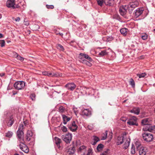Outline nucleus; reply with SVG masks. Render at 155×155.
Returning <instances> with one entry per match:
<instances>
[{
    "instance_id": "obj_1",
    "label": "nucleus",
    "mask_w": 155,
    "mask_h": 155,
    "mask_svg": "<svg viewBox=\"0 0 155 155\" xmlns=\"http://www.w3.org/2000/svg\"><path fill=\"white\" fill-rule=\"evenodd\" d=\"M139 5V3L137 0L131 1L127 5V9L130 13H131L134 8L137 7Z\"/></svg>"
},
{
    "instance_id": "obj_2",
    "label": "nucleus",
    "mask_w": 155,
    "mask_h": 155,
    "mask_svg": "<svg viewBox=\"0 0 155 155\" xmlns=\"http://www.w3.org/2000/svg\"><path fill=\"white\" fill-rule=\"evenodd\" d=\"M136 145L137 149L139 150L140 155H145L147 151L146 148L141 147V145L138 142H136Z\"/></svg>"
},
{
    "instance_id": "obj_3",
    "label": "nucleus",
    "mask_w": 155,
    "mask_h": 155,
    "mask_svg": "<svg viewBox=\"0 0 155 155\" xmlns=\"http://www.w3.org/2000/svg\"><path fill=\"white\" fill-rule=\"evenodd\" d=\"M34 137L33 135L32 131L31 130H28L26 136V140L28 141H29L31 140H32L31 143V145H33L34 144Z\"/></svg>"
},
{
    "instance_id": "obj_4",
    "label": "nucleus",
    "mask_w": 155,
    "mask_h": 155,
    "mask_svg": "<svg viewBox=\"0 0 155 155\" xmlns=\"http://www.w3.org/2000/svg\"><path fill=\"white\" fill-rule=\"evenodd\" d=\"M127 124L130 126H137V118L136 117L133 116L131 117L127 121Z\"/></svg>"
},
{
    "instance_id": "obj_5",
    "label": "nucleus",
    "mask_w": 155,
    "mask_h": 155,
    "mask_svg": "<svg viewBox=\"0 0 155 155\" xmlns=\"http://www.w3.org/2000/svg\"><path fill=\"white\" fill-rule=\"evenodd\" d=\"M142 136L144 140L147 142L151 141L153 138L152 134L147 132L143 133Z\"/></svg>"
},
{
    "instance_id": "obj_6",
    "label": "nucleus",
    "mask_w": 155,
    "mask_h": 155,
    "mask_svg": "<svg viewBox=\"0 0 155 155\" xmlns=\"http://www.w3.org/2000/svg\"><path fill=\"white\" fill-rule=\"evenodd\" d=\"M61 138L66 143H69L72 138V134H71L68 133L62 135L61 136Z\"/></svg>"
},
{
    "instance_id": "obj_7",
    "label": "nucleus",
    "mask_w": 155,
    "mask_h": 155,
    "mask_svg": "<svg viewBox=\"0 0 155 155\" xmlns=\"http://www.w3.org/2000/svg\"><path fill=\"white\" fill-rule=\"evenodd\" d=\"M25 85L24 82L22 81H19L16 82L14 84L15 88L17 90H21L24 88Z\"/></svg>"
},
{
    "instance_id": "obj_8",
    "label": "nucleus",
    "mask_w": 155,
    "mask_h": 155,
    "mask_svg": "<svg viewBox=\"0 0 155 155\" xmlns=\"http://www.w3.org/2000/svg\"><path fill=\"white\" fill-rule=\"evenodd\" d=\"M6 6L8 8H12L14 9L19 7L18 5H15L14 0H8L6 2Z\"/></svg>"
},
{
    "instance_id": "obj_9",
    "label": "nucleus",
    "mask_w": 155,
    "mask_h": 155,
    "mask_svg": "<svg viewBox=\"0 0 155 155\" xmlns=\"http://www.w3.org/2000/svg\"><path fill=\"white\" fill-rule=\"evenodd\" d=\"M68 126L70 130L73 132L75 131L78 128L77 124L74 121H71L68 124Z\"/></svg>"
},
{
    "instance_id": "obj_10",
    "label": "nucleus",
    "mask_w": 155,
    "mask_h": 155,
    "mask_svg": "<svg viewBox=\"0 0 155 155\" xmlns=\"http://www.w3.org/2000/svg\"><path fill=\"white\" fill-rule=\"evenodd\" d=\"M43 75L45 76H47L49 77H57L58 76H61V74L58 73H50L47 71H44L42 72Z\"/></svg>"
},
{
    "instance_id": "obj_11",
    "label": "nucleus",
    "mask_w": 155,
    "mask_h": 155,
    "mask_svg": "<svg viewBox=\"0 0 155 155\" xmlns=\"http://www.w3.org/2000/svg\"><path fill=\"white\" fill-rule=\"evenodd\" d=\"M152 120L150 118H145L143 119L141 121V124L142 125H147L149 126L152 124Z\"/></svg>"
},
{
    "instance_id": "obj_12",
    "label": "nucleus",
    "mask_w": 155,
    "mask_h": 155,
    "mask_svg": "<svg viewBox=\"0 0 155 155\" xmlns=\"http://www.w3.org/2000/svg\"><path fill=\"white\" fill-rule=\"evenodd\" d=\"M144 11L143 8H138L134 11V15L136 18H137Z\"/></svg>"
},
{
    "instance_id": "obj_13",
    "label": "nucleus",
    "mask_w": 155,
    "mask_h": 155,
    "mask_svg": "<svg viewBox=\"0 0 155 155\" xmlns=\"http://www.w3.org/2000/svg\"><path fill=\"white\" fill-rule=\"evenodd\" d=\"M65 87L68 90L73 91L76 87V85L73 83H68Z\"/></svg>"
},
{
    "instance_id": "obj_14",
    "label": "nucleus",
    "mask_w": 155,
    "mask_h": 155,
    "mask_svg": "<svg viewBox=\"0 0 155 155\" xmlns=\"http://www.w3.org/2000/svg\"><path fill=\"white\" fill-rule=\"evenodd\" d=\"M24 133L23 131L18 130L17 132V136L19 141L21 142L23 140V135Z\"/></svg>"
},
{
    "instance_id": "obj_15",
    "label": "nucleus",
    "mask_w": 155,
    "mask_h": 155,
    "mask_svg": "<svg viewBox=\"0 0 155 155\" xmlns=\"http://www.w3.org/2000/svg\"><path fill=\"white\" fill-rule=\"evenodd\" d=\"M82 90H83V91L82 92L81 91V92L85 93L86 94H91L92 93V91H93V90L91 88H87L86 87H83L82 88Z\"/></svg>"
},
{
    "instance_id": "obj_16",
    "label": "nucleus",
    "mask_w": 155,
    "mask_h": 155,
    "mask_svg": "<svg viewBox=\"0 0 155 155\" xmlns=\"http://www.w3.org/2000/svg\"><path fill=\"white\" fill-rule=\"evenodd\" d=\"M143 130L145 131H148L150 132H154L155 131V126H151L150 125L149 126H146L143 128Z\"/></svg>"
},
{
    "instance_id": "obj_17",
    "label": "nucleus",
    "mask_w": 155,
    "mask_h": 155,
    "mask_svg": "<svg viewBox=\"0 0 155 155\" xmlns=\"http://www.w3.org/2000/svg\"><path fill=\"white\" fill-rule=\"evenodd\" d=\"M19 147L21 150L24 152L27 153L29 152V150L28 147L24 144L22 143L20 144Z\"/></svg>"
},
{
    "instance_id": "obj_18",
    "label": "nucleus",
    "mask_w": 155,
    "mask_h": 155,
    "mask_svg": "<svg viewBox=\"0 0 155 155\" xmlns=\"http://www.w3.org/2000/svg\"><path fill=\"white\" fill-rule=\"evenodd\" d=\"M75 148L74 147H71L68 148L67 152L68 155H75Z\"/></svg>"
},
{
    "instance_id": "obj_19",
    "label": "nucleus",
    "mask_w": 155,
    "mask_h": 155,
    "mask_svg": "<svg viewBox=\"0 0 155 155\" xmlns=\"http://www.w3.org/2000/svg\"><path fill=\"white\" fill-rule=\"evenodd\" d=\"M87 150L86 147L84 145L81 146L78 150L79 153H82L83 154L86 152Z\"/></svg>"
},
{
    "instance_id": "obj_20",
    "label": "nucleus",
    "mask_w": 155,
    "mask_h": 155,
    "mask_svg": "<svg viewBox=\"0 0 155 155\" xmlns=\"http://www.w3.org/2000/svg\"><path fill=\"white\" fill-rule=\"evenodd\" d=\"M8 121L7 123V125L8 127H11L14 122L15 120L12 116H11L8 119Z\"/></svg>"
},
{
    "instance_id": "obj_21",
    "label": "nucleus",
    "mask_w": 155,
    "mask_h": 155,
    "mask_svg": "<svg viewBox=\"0 0 155 155\" xmlns=\"http://www.w3.org/2000/svg\"><path fill=\"white\" fill-rule=\"evenodd\" d=\"M54 140L57 147L58 148H60V144L62 142L61 140L58 137H55L54 138Z\"/></svg>"
},
{
    "instance_id": "obj_22",
    "label": "nucleus",
    "mask_w": 155,
    "mask_h": 155,
    "mask_svg": "<svg viewBox=\"0 0 155 155\" xmlns=\"http://www.w3.org/2000/svg\"><path fill=\"white\" fill-rule=\"evenodd\" d=\"M130 112L138 115L140 113V110L138 107H134L132 110H130Z\"/></svg>"
},
{
    "instance_id": "obj_23",
    "label": "nucleus",
    "mask_w": 155,
    "mask_h": 155,
    "mask_svg": "<svg viewBox=\"0 0 155 155\" xmlns=\"http://www.w3.org/2000/svg\"><path fill=\"white\" fill-rule=\"evenodd\" d=\"M114 0H104V3L107 5L113 6L114 4Z\"/></svg>"
},
{
    "instance_id": "obj_24",
    "label": "nucleus",
    "mask_w": 155,
    "mask_h": 155,
    "mask_svg": "<svg viewBox=\"0 0 155 155\" xmlns=\"http://www.w3.org/2000/svg\"><path fill=\"white\" fill-rule=\"evenodd\" d=\"M92 139L94 141H92L91 143L93 145H95L100 140L99 138L95 136H94L92 137Z\"/></svg>"
},
{
    "instance_id": "obj_25",
    "label": "nucleus",
    "mask_w": 155,
    "mask_h": 155,
    "mask_svg": "<svg viewBox=\"0 0 155 155\" xmlns=\"http://www.w3.org/2000/svg\"><path fill=\"white\" fill-rule=\"evenodd\" d=\"M82 114L87 116L91 114V112L88 109H84L82 111Z\"/></svg>"
},
{
    "instance_id": "obj_26",
    "label": "nucleus",
    "mask_w": 155,
    "mask_h": 155,
    "mask_svg": "<svg viewBox=\"0 0 155 155\" xmlns=\"http://www.w3.org/2000/svg\"><path fill=\"white\" fill-rule=\"evenodd\" d=\"M62 116L63 120V123L64 124H67V122L70 120V118L64 115H62Z\"/></svg>"
},
{
    "instance_id": "obj_27",
    "label": "nucleus",
    "mask_w": 155,
    "mask_h": 155,
    "mask_svg": "<svg viewBox=\"0 0 155 155\" xmlns=\"http://www.w3.org/2000/svg\"><path fill=\"white\" fill-rule=\"evenodd\" d=\"M120 32L124 36H126L128 31V29L126 28H123L120 30Z\"/></svg>"
},
{
    "instance_id": "obj_28",
    "label": "nucleus",
    "mask_w": 155,
    "mask_h": 155,
    "mask_svg": "<svg viewBox=\"0 0 155 155\" xmlns=\"http://www.w3.org/2000/svg\"><path fill=\"white\" fill-rule=\"evenodd\" d=\"M81 54L82 55L83 57H84V59H86L90 62L93 61L92 59L88 55L84 53H82Z\"/></svg>"
},
{
    "instance_id": "obj_29",
    "label": "nucleus",
    "mask_w": 155,
    "mask_h": 155,
    "mask_svg": "<svg viewBox=\"0 0 155 155\" xmlns=\"http://www.w3.org/2000/svg\"><path fill=\"white\" fill-rule=\"evenodd\" d=\"M124 137L122 136L117 137V145L121 144L123 143Z\"/></svg>"
},
{
    "instance_id": "obj_30",
    "label": "nucleus",
    "mask_w": 155,
    "mask_h": 155,
    "mask_svg": "<svg viewBox=\"0 0 155 155\" xmlns=\"http://www.w3.org/2000/svg\"><path fill=\"white\" fill-rule=\"evenodd\" d=\"M130 139L129 138L127 139L124 145V147L125 149H126L129 147L130 145Z\"/></svg>"
},
{
    "instance_id": "obj_31",
    "label": "nucleus",
    "mask_w": 155,
    "mask_h": 155,
    "mask_svg": "<svg viewBox=\"0 0 155 155\" xmlns=\"http://www.w3.org/2000/svg\"><path fill=\"white\" fill-rule=\"evenodd\" d=\"M104 147V145L102 144H100L98 145L97 147V150L98 151H101Z\"/></svg>"
},
{
    "instance_id": "obj_32",
    "label": "nucleus",
    "mask_w": 155,
    "mask_h": 155,
    "mask_svg": "<svg viewBox=\"0 0 155 155\" xmlns=\"http://www.w3.org/2000/svg\"><path fill=\"white\" fill-rule=\"evenodd\" d=\"M107 51L104 50L101 51L99 54V55L101 56H103L104 55H107Z\"/></svg>"
},
{
    "instance_id": "obj_33",
    "label": "nucleus",
    "mask_w": 155,
    "mask_h": 155,
    "mask_svg": "<svg viewBox=\"0 0 155 155\" xmlns=\"http://www.w3.org/2000/svg\"><path fill=\"white\" fill-rule=\"evenodd\" d=\"M93 152L92 149L89 148L87 151V153L86 154L85 153L84 154H82V155H92Z\"/></svg>"
},
{
    "instance_id": "obj_34",
    "label": "nucleus",
    "mask_w": 155,
    "mask_h": 155,
    "mask_svg": "<svg viewBox=\"0 0 155 155\" xmlns=\"http://www.w3.org/2000/svg\"><path fill=\"white\" fill-rule=\"evenodd\" d=\"M107 131L106 130L103 134V135L101 139L102 140H105L107 138Z\"/></svg>"
},
{
    "instance_id": "obj_35",
    "label": "nucleus",
    "mask_w": 155,
    "mask_h": 155,
    "mask_svg": "<svg viewBox=\"0 0 155 155\" xmlns=\"http://www.w3.org/2000/svg\"><path fill=\"white\" fill-rule=\"evenodd\" d=\"M13 135V133L11 131H8V132L5 133L6 137L11 138L12 137Z\"/></svg>"
},
{
    "instance_id": "obj_36",
    "label": "nucleus",
    "mask_w": 155,
    "mask_h": 155,
    "mask_svg": "<svg viewBox=\"0 0 155 155\" xmlns=\"http://www.w3.org/2000/svg\"><path fill=\"white\" fill-rule=\"evenodd\" d=\"M56 46L57 48L59 49L60 50L63 51L64 50V48L63 46L60 44H57L56 45Z\"/></svg>"
},
{
    "instance_id": "obj_37",
    "label": "nucleus",
    "mask_w": 155,
    "mask_h": 155,
    "mask_svg": "<svg viewBox=\"0 0 155 155\" xmlns=\"http://www.w3.org/2000/svg\"><path fill=\"white\" fill-rule=\"evenodd\" d=\"M98 5L102 6L104 3V0H96Z\"/></svg>"
},
{
    "instance_id": "obj_38",
    "label": "nucleus",
    "mask_w": 155,
    "mask_h": 155,
    "mask_svg": "<svg viewBox=\"0 0 155 155\" xmlns=\"http://www.w3.org/2000/svg\"><path fill=\"white\" fill-rule=\"evenodd\" d=\"M82 53H80V54L78 58L79 59V61L81 62H82V63H83V61H85L86 60L84 59V57H83L82 55L81 54Z\"/></svg>"
},
{
    "instance_id": "obj_39",
    "label": "nucleus",
    "mask_w": 155,
    "mask_h": 155,
    "mask_svg": "<svg viewBox=\"0 0 155 155\" xmlns=\"http://www.w3.org/2000/svg\"><path fill=\"white\" fill-rule=\"evenodd\" d=\"M66 111L65 108L62 106H60L59 108V111L61 113H64Z\"/></svg>"
},
{
    "instance_id": "obj_40",
    "label": "nucleus",
    "mask_w": 155,
    "mask_h": 155,
    "mask_svg": "<svg viewBox=\"0 0 155 155\" xmlns=\"http://www.w3.org/2000/svg\"><path fill=\"white\" fill-rule=\"evenodd\" d=\"M130 152L133 155L135 153V147L133 144H132V145Z\"/></svg>"
},
{
    "instance_id": "obj_41",
    "label": "nucleus",
    "mask_w": 155,
    "mask_h": 155,
    "mask_svg": "<svg viewBox=\"0 0 155 155\" xmlns=\"http://www.w3.org/2000/svg\"><path fill=\"white\" fill-rule=\"evenodd\" d=\"M137 75L139 77V78H140L145 77V76L146 75V73H144L137 74Z\"/></svg>"
},
{
    "instance_id": "obj_42",
    "label": "nucleus",
    "mask_w": 155,
    "mask_h": 155,
    "mask_svg": "<svg viewBox=\"0 0 155 155\" xmlns=\"http://www.w3.org/2000/svg\"><path fill=\"white\" fill-rule=\"evenodd\" d=\"M90 62V61H88V60L87 61L85 60V61H83V63L85 64L86 65L89 66H91L92 65V64Z\"/></svg>"
},
{
    "instance_id": "obj_43",
    "label": "nucleus",
    "mask_w": 155,
    "mask_h": 155,
    "mask_svg": "<svg viewBox=\"0 0 155 155\" xmlns=\"http://www.w3.org/2000/svg\"><path fill=\"white\" fill-rule=\"evenodd\" d=\"M16 58L18 60H20L21 61H23L24 59L23 58L21 57L18 54H17Z\"/></svg>"
},
{
    "instance_id": "obj_44",
    "label": "nucleus",
    "mask_w": 155,
    "mask_h": 155,
    "mask_svg": "<svg viewBox=\"0 0 155 155\" xmlns=\"http://www.w3.org/2000/svg\"><path fill=\"white\" fill-rule=\"evenodd\" d=\"M109 150L107 149L106 150L104 151L101 155H107L109 152Z\"/></svg>"
},
{
    "instance_id": "obj_45",
    "label": "nucleus",
    "mask_w": 155,
    "mask_h": 155,
    "mask_svg": "<svg viewBox=\"0 0 155 155\" xmlns=\"http://www.w3.org/2000/svg\"><path fill=\"white\" fill-rule=\"evenodd\" d=\"M141 38L143 40H145L147 38V35L145 33L141 35Z\"/></svg>"
},
{
    "instance_id": "obj_46",
    "label": "nucleus",
    "mask_w": 155,
    "mask_h": 155,
    "mask_svg": "<svg viewBox=\"0 0 155 155\" xmlns=\"http://www.w3.org/2000/svg\"><path fill=\"white\" fill-rule=\"evenodd\" d=\"M5 41L4 40H0V46L2 47L5 46Z\"/></svg>"
},
{
    "instance_id": "obj_47",
    "label": "nucleus",
    "mask_w": 155,
    "mask_h": 155,
    "mask_svg": "<svg viewBox=\"0 0 155 155\" xmlns=\"http://www.w3.org/2000/svg\"><path fill=\"white\" fill-rule=\"evenodd\" d=\"M24 127V126L23 124H21L19 126L18 129V130L22 131Z\"/></svg>"
},
{
    "instance_id": "obj_48",
    "label": "nucleus",
    "mask_w": 155,
    "mask_h": 155,
    "mask_svg": "<svg viewBox=\"0 0 155 155\" xmlns=\"http://www.w3.org/2000/svg\"><path fill=\"white\" fill-rule=\"evenodd\" d=\"M106 41H111L113 39V38L111 36L107 37L106 38Z\"/></svg>"
},
{
    "instance_id": "obj_49",
    "label": "nucleus",
    "mask_w": 155,
    "mask_h": 155,
    "mask_svg": "<svg viewBox=\"0 0 155 155\" xmlns=\"http://www.w3.org/2000/svg\"><path fill=\"white\" fill-rule=\"evenodd\" d=\"M31 99L32 101H34L35 100V94H31L30 96Z\"/></svg>"
},
{
    "instance_id": "obj_50",
    "label": "nucleus",
    "mask_w": 155,
    "mask_h": 155,
    "mask_svg": "<svg viewBox=\"0 0 155 155\" xmlns=\"http://www.w3.org/2000/svg\"><path fill=\"white\" fill-rule=\"evenodd\" d=\"M46 8L48 9H53L54 8V6L52 5H46Z\"/></svg>"
},
{
    "instance_id": "obj_51",
    "label": "nucleus",
    "mask_w": 155,
    "mask_h": 155,
    "mask_svg": "<svg viewBox=\"0 0 155 155\" xmlns=\"http://www.w3.org/2000/svg\"><path fill=\"white\" fill-rule=\"evenodd\" d=\"M131 81H130V84L132 86V87H134L135 85L134 82L132 79H131Z\"/></svg>"
},
{
    "instance_id": "obj_52",
    "label": "nucleus",
    "mask_w": 155,
    "mask_h": 155,
    "mask_svg": "<svg viewBox=\"0 0 155 155\" xmlns=\"http://www.w3.org/2000/svg\"><path fill=\"white\" fill-rule=\"evenodd\" d=\"M127 119V117H122L120 119V120H121L123 122H124L126 121Z\"/></svg>"
},
{
    "instance_id": "obj_53",
    "label": "nucleus",
    "mask_w": 155,
    "mask_h": 155,
    "mask_svg": "<svg viewBox=\"0 0 155 155\" xmlns=\"http://www.w3.org/2000/svg\"><path fill=\"white\" fill-rule=\"evenodd\" d=\"M62 130L64 132H66L67 131V128L64 126H63L61 128Z\"/></svg>"
},
{
    "instance_id": "obj_54",
    "label": "nucleus",
    "mask_w": 155,
    "mask_h": 155,
    "mask_svg": "<svg viewBox=\"0 0 155 155\" xmlns=\"http://www.w3.org/2000/svg\"><path fill=\"white\" fill-rule=\"evenodd\" d=\"M73 110L75 114L76 115H77V114L78 113V111L77 110V108H74Z\"/></svg>"
},
{
    "instance_id": "obj_55",
    "label": "nucleus",
    "mask_w": 155,
    "mask_h": 155,
    "mask_svg": "<svg viewBox=\"0 0 155 155\" xmlns=\"http://www.w3.org/2000/svg\"><path fill=\"white\" fill-rule=\"evenodd\" d=\"M119 11L120 13V14L122 15H124V13L122 11V10L120 9Z\"/></svg>"
},
{
    "instance_id": "obj_56",
    "label": "nucleus",
    "mask_w": 155,
    "mask_h": 155,
    "mask_svg": "<svg viewBox=\"0 0 155 155\" xmlns=\"http://www.w3.org/2000/svg\"><path fill=\"white\" fill-rule=\"evenodd\" d=\"M20 20V18L19 17H18L15 19V20L16 21H19Z\"/></svg>"
},
{
    "instance_id": "obj_57",
    "label": "nucleus",
    "mask_w": 155,
    "mask_h": 155,
    "mask_svg": "<svg viewBox=\"0 0 155 155\" xmlns=\"http://www.w3.org/2000/svg\"><path fill=\"white\" fill-rule=\"evenodd\" d=\"M24 23V24L25 25H28L29 24V23L28 21H26H26H25Z\"/></svg>"
},
{
    "instance_id": "obj_58",
    "label": "nucleus",
    "mask_w": 155,
    "mask_h": 155,
    "mask_svg": "<svg viewBox=\"0 0 155 155\" xmlns=\"http://www.w3.org/2000/svg\"><path fill=\"white\" fill-rule=\"evenodd\" d=\"M4 75H5L4 73H0V76L1 77H2V76H4Z\"/></svg>"
},
{
    "instance_id": "obj_59",
    "label": "nucleus",
    "mask_w": 155,
    "mask_h": 155,
    "mask_svg": "<svg viewBox=\"0 0 155 155\" xmlns=\"http://www.w3.org/2000/svg\"><path fill=\"white\" fill-rule=\"evenodd\" d=\"M58 34L60 36H62L63 35V33H58Z\"/></svg>"
},
{
    "instance_id": "obj_60",
    "label": "nucleus",
    "mask_w": 155,
    "mask_h": 155,
    "mask_svg": "<svg viewBox=\"0 0 155 155\" xmlns=\"http://www.w3.org/2000/svg\"><path fill=\"white\" fill-rule=\"evenodd\" d=\"M3 37V35L2 34L0 33V38Z\"/></svg>"
},
{
    "instance_id": "obj_61",
    "label": "nucleus",
    "mask_w": 155,
    "mask_h": 155,
    "mask_svg": "<svg viewBox=\"0 0 155 155\" xmlns=\"http://www.w3.org/2000/svg\"><path fill=\"white\" fill-rule=\"evenodd\" d=\"M55 33H56V35H58V33H58V32H55Z\"/></svg>"
},
{
    "instance_id": "obj_62",
    "label": "nucleus",
    "mask_w": 155,
    "mask_h": 155,
    "mask_svg": "<svg viewBox=\"0 0 155 155\" xmlns=\"http://www.w3.org/2000/svg\"><path fill=\"white\" fill-rule=\"evenodd\" d=\"M14 155H19V154L18 153H15Z\"/></svg>"
},
{
    "instance_id": "obj_63",
    "label": "nucleus",
    "mask_w": 155,
    "mask_h": 155,
    "mask_svg": "<svg viewBox=\"0 0 155 155\" xmlns=\"http://www.w3.org/2000/svg\"><path fill=\"white\" fill-rule=\"evenodd\" d=\"M153 31H154V33H155V29H154L153 30Z\"/></svg>"
},
{
    "instance_id": "obj_64",
    "label": "nucleus",
    "mask_w": 155,
    "mask_h": 155,
    "mask_svg": "<svg viewBox=\"0 0 155 155\" xmlns=\"http://www.w3.org/2000/svg\"><path fill=\"white\" fill-rule=\"evenodd\" d=\"M2 18V16L1 15H0V19L1 18Z\"/></svg>"
}]
</instances>
